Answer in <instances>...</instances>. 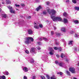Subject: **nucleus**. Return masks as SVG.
Returning a JSON list of instances; mask_svg holds the SVG:
<instances>
[{"label":"nucleus","mask_w":79,"mask_h":79,"mask_svg":"<svg viewBox=\"0 0 79 79\" xmlns=\"http://www.w3.org/2000/svg\"><path fill=\"white\" fill-rule=\"evenodd\" d=\"M25 40V43L26 44L29 45V44H31V42H33L34 41V39L33 38L31 37H26L24 38Z\"/></svg>","instance_id":"1"},{"label":"nucleus","mask_w":79,"mask_h":79,"mask_svg":"<svg viewBox=\"0 0 79 79\" xmlns=\"http://www.w3.org/2000/svg\"><path fill=\"white\" fill-rule=\"evenodd\" d=\"M53 21H62V19L60 17H56L54 19H53Z\"/></svg>","instance_id":"2"},{"label":"nucleus","mask_w":79,"mask_h":79,"mask_svg":"<svg viewBox=\"0 0 79 79\" xmlns=\"http://www.w3.org/2000/svg\"><path fill=\"white\" fill-rule=\"evenodd\" d=\"M69 71L70 72H71L72 73H75V69L73 67L70 68L69 69Z\"/></svg>","instance_id":"3"},{"label":"nucleus","mask_w":79,"mask_h":79,"mask_svg":"<svg viewBox=\"0 0 79 79\" xmlns=\"http://www.w3.org/2000/svg\"><path fill=\"white\" fill-rule=\"evenodd\" d=\"M51 13H52V15H55V14L56 13V10L52 9L51 10Z\"/></svg>","instance_id":"4"},{"label":"nucleus","mask_w":79,"mask_h":79,"mask_svg":"<svg viewBox=\"0 0 79 79\" xmlns=\"http://www.w3.org/2000/svg\"><path fill=\"white\" fill-rule=\"evenodd\" d=\"M31 50L30 51L31 53H33L35 52V48H31Z\"/></svg>","instance_id":"5"},{"label":"nucleus","mask_w":79,"mask_h":79,"mask_svg":"<svg viewBox=\"0 0 79 79\" xmlns=\"http://www.w3.org/2000/svg\"><path fill=\"white\" fill-rule=\"evenodd\" d=\"M42 7L41 6H39L36 9V10L37 11H39L40 9H42Z\"/></svg>","instance_id":"6"},{"label":"nucleus","mask_w":79,"mask_h":79,"mask_svg":"<svg viewBox=\"0 0 79 79\" xmlns=\"http://www.w3.org/2000/svg\"><path fill=\"white\" fill-rule=\"evenodd\" d=\"M23 70L25 72H27L28 71V68L26 67H25L23 69Z\"/></svg>","instance_id":"7"},{"label":"nucleus","mask_w":79,"mask_h":79,"mask_svg":"<svg viewBox=\"0 0 79 79\" xmlns=\"http://www.w3.org/2000/svg\"><path fill=\"white\" fill-rule=\"evenodd\" d=\"M10 12L11 13H13V14H15V11L13 10V9H11L10 10Z\"/></svg>","instance_id":"8"},{"label":"nucleus","mask_w":79,"mask_h":79,"mask_svg":"<svg viewBox=\"0 0 79 79\" xmlns=\"http://www.w3.org/2000/svg\"><path fill=\"white\" fill-rule=\"evenodd\" d=\"M61 31L63 32H66V30L65 28H62L61 29Z\"/></svg>","instance_id":"9"},{"label":"nucleus","mask_w":79,"mask_h":79,"mask_svg":"<svg viewBox=\"0 0 79 79\" xmlns=\"http://www.w3.org/2000/svg\"><path fill=\"white\" fill-rule=\"evenodd\" d=\"M28 31L29 34H31L33 33L32 31L31 30H29Z\"/></svg>","instance_id":"10"},{"label":"nucleus","mask_w":79,"mask_h":79,"mask_svg":"<svg viewBox=\"0 0 79 79\" xmlns=\"http://www.w3.org/2000/svg\"><path fill=\"white\" fill-rule=\"evenodd\" d=\"M51 79H56V77H55V76L53 75L51 77Z\"/></svg>","instance_id":"11"},{"label":"nucleus","mask_w":79,"mask_h":79,"mask_svg":"<svg viewBox=\"0 0 79 79\" xmlns=\"http://www.w3.org/2000/svg\"><path fill=\"white\" fill-rule=\"evenodd\" d=\"M64 23H67L68 22V19H64Z\"/></svg>","instance_id":"12"},{"label":"nucleus","mask_w":79,"mask_h":79,"mask_svg":"<svg viewBox=\"0 0 79 79\" xmlns=\"http://www.w3.org/2000/svg\"><path fill=\"white\" fill-rule=\"evenodd\" d=\"M0 77L1 78V79H6V77H5V76L4 75L0 76Z\"/></svg>","instance_id":"13"},{"label":"nucleus","mask_w":79,"mask_h":79,"mask_svg":"<svg viewBox=\"0 0 79 79\" xmlns=\"http://www.w3.org/2000/svg\"><path fill=\"white\" fill-rule=\"evenodd\" d=\"M7 8L9 9V10H13V7H11V6H7Z\"/></svg>","instance_id":"14"},{"label":"nucleus","mask_w":79,"mask_h":79,"mask_svg":"<svg viewBox=\"0 0 79 79\" xmlns=\"http://www.w3.org/2000/svg\"><path fill=\"white\" fill-rule=\"evenodd\" d=\"M74 23H75V24H79V21L76 20L73 21Z\"/></svg>","instance_id":"15"},{"label":"nucleus","mask_w":79,"mask_h":79,"mask_svg":"<svg viewBox=\"0 0 79 79\" xmlns=\"http://www.w3.org/2000/svg\"><path fill=\"white\" fill-rule=\"evenodd\" d=\"M51 18L52 19H54L56 18V17L55 16H53V15H51Z\"/></svg>","instance_id":"16"},{"label":"nucleus","mask_w":79,"mask_h":79,"mask_svg":"<svg viewBox=\"0 0 79 79\" xmlns=\"http://www.w3.org/2000/svg\"><path fill=\"white\" fill-rule=\"evenodd\" d=\"M58 65L61 67H63V63L60 62Z\"/></svg>","instance_id":"17"},{"label":"nucleus","mask_w":79,"mask_h":79,"mask_svg":"<svg viewBox=\"0 0 79 79\" xmlns=\"http://www.w3.org/2000/svg\"><path fill=\"white\" fill-rule=\"evenodd\" d=\"M2 16L3 18H6V14H2Z\"/></svg>","instance_id":"18"},{"label":"nucleus","mask_w":79,"mask_h":79,"mask_svg":"<svg viewBox=\"0 0 79 79\" xmlns=\"http://www.w3.org/2000/svg\"><path fill=\"white\" fill-rule=\"evenodd\" d=\"M6 4H10L11 3V2L9 0H7L6 1Z\"/></svg>","instance_id":"19"},{"label":"nucleus","mask_w":79,"mask_h":79,"mask_svg":"<svg viewBox=\"0 0 79 79\" xmlns=\"http://www.w3.org/2000/svg\"><path fill=\"white\" fill-rule=\"evenodd\" d=\"M49 50L51 52H54V50H53V48H49Z\"/></svg>","instance_id":"20"},{"label":"nucleus","mask_w":79,"mask_h":79,"mask_svg":"<svg viewBox=\"0 0 79 79\" xmlns=\"http://www.w3.org/2000/svg\"><path fill=\"white\" fill-rule=\"evenodd\" d=\"M56 35L57 36H58V37H60L61 36V34H60V33H56Z\"/></svg>","instance_id":"21"},{"label":"nucleus","mask_w":79,"mask_h":79,"mask_svg":"<svg viewBox=\"0 0 79 79\" xmlns=\"http://www.w3.org/2000/svg\"><path fill=\"white\" fill-rule=\"evenodd\" d=\"M47 12H46V11L44 10V11H43V14L44 15H47Z\"/></svg>","instance_id":"22"},{"label":"nucleus","mask_w":79,"mask_h":79,"mask_svg":"<svg viewBox=\"0 0 79 79\" xmlns=\"http://www.w3.org/2000/svg\"><path fill=\"white\" fill-rule=\"evenodd\" d=\"M47 11H48V13L50 15L51 14V12H50V9H47Z\"/></svg>","instance_id":"23"},{"label":"nucleus","mask_w":79,"mask_h":79,"mask_svg":"<svg viewBox=\"0 0 79 79\" xmlns=\"http://www.w3.org/2000/svg\"><path fill=\"white\" fill-rule=\"evenodd\" d=\"M73 41H69V45H72L73 44Z\"/></svg>","instance_id":"24"},{"label":"nucleus","mask_w":79,"mask_h":79,"mask_svg":"<svg viewBox=\"0 0 79 79\" xmlns=\"http://www.w3.org/2000/svg\"><path fill=\"white\" fill-rule=\"evenodd\" d=\"M34 27H35V29H39V27L37 25L34 26Z\"/></svg>","instance_id":"25"},{"label":"nucleus","mask_w":79,"mask_h":79,"mask_svg":"<svg viewBox=\"0 0 79 79\" xmlns=\"http://www.w3.org/2000/svg\"><path fill=\"white\" fill-rule=\"evenodd\" d=\"M59 63H60V62L58 60H56L55 61V63L56 64H59Z\"/></svg>","instance_id":"26"},{"label":"nucleus","mask_w":79,"mask_h":79,"mask_svg":"<svg viewBox=\"0 0 79 79\" xmlns=\"http://www.w3.org/2000/svg\"><path fill=\"white\" fill-rule=\"evenodd\" d=\"M66 73L67 74H68V75H69V76H70V75H71V74H70V72H69V71H67Z\"/></svg>","instance_id":"27"},{"label":"nucleus","mask_w":79,"mask_h":79,"mask_svg":"<svg viewBox=\"0 0 79 79\" xmlns=\"http://www.w3.org/2000/svg\"><path fill=\"white\" fill-rule=\"evenodd\" d=\"M57 74H60V76H62V75H63V73H62V72L58 73Z\"/></svg>","instance_id":"28"},{"label":"nucleus","mask_w":79,"mask_h":79,"mask_svg":"<svg viewBox=\"0 0 79 79\" xmlns=\"http://www.w3.org/2000/svg\"><path fill=\"white\" fill-rule=\"evenodd\" d=\"M54 51H50L49 52V54L50 55H53V53L52 52H54Z\"/></svg>","instance_id":"29"},{"label":"nucleus","mask_w":79,"mask_h":79,"mask_svg":"<svg viewBox=\"0 0 79 79\" xmlns=\"http://www.w3.org/2000/svg\"><path fill=\"white\" fill-rule=\"evenodd\" d=\"M63 15L64 16H67V13L66 12L64 13Z\"/></svg>","instance_id":"30"},{"label":"nucleus","mask_w":79,"mask_h":79,"mask_svg":"<svg viewBox=\"0 0 79 79\" xmlns=\"http://www.w3.org/2000/svg\"><path fill=\"white\" fill-rule=\"evenodd\" d=\"M20 5H21V6L23 7H24V6H25V4H23L22 3H20Z\"/></svg>","instance_id":"31"},{"label":"nucleus","mask_w":79,"mask_h":79,"mask_svg":"<svg viewBox=\"0 0 79 79\" xmlns=\"http://www.w3.org/2000/svg\"><path fill=\"white\" fill-rule=\"evenodd\" d=\"M75 8L76 10H79V7H75Z\"/></svg>","instance_id":"32"},{"label":"nucleus","mask_w":79,"mask_h":79,"mask_svg":"<svg viewBox=\"0 0 79 79\" xmlns=\"http://www.w3.org/2000/svg\"><path fill=\"white\" fill-rule=\"evenodd\" d=\"M72 2H73V3H76L77 2L76 0H72Z\"/></svg>","instance_id":"33"},{"label":"nucleus","mask_w":79,"mask_h":79,"mask_svg":"<svg viewBox=\"0 0 79 79\" xmlns=\"http://www.w3.org/2000/svg\"><path fill=\"white\" fill-rule=\"evenodd\" d=\"M63 56H64V54L62 53L61 54L60 57L61 58H63Z\"/></svg>","instance_id":"34"},{"label":"nucleus","mask_w":79,"mask_h":79,"mask_svg":"<svg viewBox=\"0 0 79 79\" xmlns=\"http://www.w3.org/2000/svg\"><path fill=\"white\" fill-rule=\"evenodd\" d=\"M39 27H40V28H42V27H43V25L42 24H40Z\"/></svg>","instance_id":"35"},{"label":"nucleus","mask_w":79,"mask_h":79,"mask_svg":"<svg viewBox=\"0 0 79 79\" xmlns=\"http://www.w3.org/2000/svg\"><path fill=\"white\" fill-rule=\"evenodd\" d=\"M54 49L55 50H58V47H56L54 48Z\"/></svg>","instance_id":"36"},{"label":"nucleus","mask_w":79,"mask_h":79,"mask_svg":"<svg viewBox=\"0 0 79 79\" xmlns=\"http://www.w3.org/2000/svg\"><path fill=\"white\" fill-rule=\"evenodd\" d=\"M58 50H59L60 52L61 51V48L60 47L58 48Z\"/></svg>","instance_id":"37"},{"label":"nucleus","mask_w":79,"mask_h":79,"mask_svg":"<svg viewBox=\"0 0 79 79\" xmlns=\"http://www.w3.org/2000/svg\"><path fill=\"white\" fill-rule=\"evenodd\" d=\"M41 77L42 79H45V77L44 76H41Z\"/></svg>","instance_id":"38"},{"label":"nucleus","mask_w":79,"mask_h":79,"mask_svg":"<svg viewBox=\"0 0 79 79\" xmlns=\"http://www.w3.org/2000/svg\"><path fill=\"white\" fill-rule=\"evenodd\" d=\"M34 62V60L33 59H32L31 61L30 62V63H33Z\"/></svg>","instance_id":"39"},{"label":"nucleus","mask_w":79,"mask_h":79,"mask_svg":"<svg viewBox=\"0 0 79 79\" xmlns=\"http://www.w3.org/2000/svg\"><path fill=\"white\" fill-rule=\"evenodd\" d=\"M25 53H27V54H28V53H29V51L26 50L25 51Z\"/></svg>","instance_id":"40"},{"label":"nucleus","mask_w":79,"mask_h":79,"mask_svg":"<svg viewBox=\"0 0 79 79\" xmlns=\"http://www.w3.org/2000/svg\"><path fill=\"white\" fill-rule=\"evenodd\" d=\"M46 77H47V78H48V79H50V76H49L48 75H46Z\"/></svg>","instance_id":"41"},{"label":"nucleus","mask_w":79,"mask_h":79,"mask_svg":"<svg viewBox=\"0 0 79 79\" xmlns=\"http://www.w3.org/2000/svg\"><path fill=\"white\" fill-rule=\"evenodd\" d=\"M51 35H53L54 34V32L53 31H51Z\"/></svg>","instance_id":"42"},{"label":"nucleus","mask_w":79,"mask_h":79,"mask_svg":"<svg viewBox=\"0 0 79 79\" xmlns=\"http://www.w3.org/2000/svg\"><path fill=\"white\" fill-rule=\"evenodd\" d=\"M15 6H16V7H19L20 6V5H17V4H15Z\"/></svg>","instance_id":"43"},{"label":"nucleus","mask_w":79,"mask_h":79,"mask_svg":"<svg viewBox=\"0 0 79 79\" xmlns=\"http://www.w3.org/2000/svg\"><path fill=\"white\" fill-rule=\"evenodd\" d=\"M35 77H36V76H33L32 79H35Z\"/></svg>","instance_id":"44"},{"label":"nucleus","mask_w":79,"mask_h":79,"mask_svg":"<svg viewBox=\"0 0 79 79\" xmlns=\"http://www.w3.org/2000/svg\"><path fill=\"white\" fill-rule=\"evenodd\" d=\"M43 40H47V38H43Z\"/></svg>","instance_id":"45"},{"label":"nucleus","mask_w":79,"mask_h":79,"mask_svg":"<svg viewBox=\"0 0 79 79\" xmlns=\"http://www.w3.org/2000/svg\"><path fill=\"white\" fill-rule=\"evenodd\" d=\"M23 79H27V77H26V76H24Z\"/></svg>","instance_id":"46"},{"label":"nucleus","mask_w":79,"mask_h":79,"mask_svg":"<svg viewBox=\"0 0 79 79\" xmlns=\"http://www.w3.org/2000/svg\"><path fill=\"white\" fill-rule=\"evenodd\" d=\"M78 36V35H77V34H76L75 35V37H77V38L78 37L77 36Z\"/></svg>","instance_id":"47"},{"label":"nucleus","mask_w":79,"mask_h":79,"mask_svg":"<svg viewBox=\"0 0 79 79\" xmlns=\"http://www.w3.org/2000/svg\"><path fill=\"white\" fill-rule=\"evenodd\" d=\"M6 76H8V74H9V73H8V72H7L6 73Z\"/></svg>","instance_id":"48"},{"label":"nucleus","mask_w":79,"mask_h":79,"mask_svg":"<svg viewBox=\"0 0 79 79\" xmlns=\"http://www.w3.org/2000/svg\"><path fill=\"white\" fill-rule=\"evenodd\" d=\"M56 56L57 58H59V57H60V56H59V54L56 55Z\"/></svg>","instance_id":"49"},{"label":"nucleus","mask_w":79,"mask_h":79,"mask_svg":"<svg viewBox=\"0 0 79 79\" xmlns=\"http://www.w3.org/2000/svg\"><path fill=\"white\" fill-rule=\"evenodd\" d=\"M37 43L38 44V45H40V42H37Z\"/></svg>","instance_id":"50"},{"label":"nucleus","mask_w":79,"mask_h":79,"mask_svg":"<svg viewBox=\"0 0 79 79\" xmlns=\"http://www.w3.org/2000/svg\"><path fill=\"white\" fill-rule=\"evenodd\" d=\"M66 61L67 62H68L69 61V60L68 59H66Z\"/></svg>","instance_id":"51"},{"label":"nucleus","mask_w":79,"mask_h":79,"mask_svg":"<svg viewBox=\"0 0 79 79\" xmlns=\"http://www.w3.org/2000/svg\"><path fill=\"white\" fill-rule=\"evenodd\" d=\"M46 3H47V5H49V2H47Z\"/></svg>","instance_id":"52"},{"label":"nucleus","mask_w":79,"mask_h":79,"mask_svg":"<svg viewBox=\"0 0 79 79\" xmlns=\"http://www.w3.org/2000/svg\"><path fill=\"white\" fill-rule=\"evenodd\" d=\"M56 29V27H54V30L55 31V30Z\"/></svg>","instance_id":"53"},{"label":"nucleus","mask_w":79,"mask_h":79,"mask_svg":"<svg viewBox=\"0 0 79 79\" xmlns=\"http://www.w3.org/2000/svg\"><path fill=\"white\" fill-rule=\"evenodd\" d=\"M31 18V16H30L28 17V19H30V18Z\"/></svg>","instance_id":"54"},{"label":"nucleus","mask_w":79,"mask_h":79,"mask_svg":"<svg viewBox=\"0 0 79 79\" xmlns=\"http://www.w3.org/2000/svg\"><path fill=\"white\" fill-rule=\"evenodd\" d=\"M69 2V0H67L66 1V2Z\"/></svg>","instance_id":"55"},{"label":"nucleus","mask_w":79,"mask_h":79,"mask_svg":"<svg viewBox=\"0 0 79 79\" xmlns=\"http://www.w3.org/2000/svg\"><path fill=\"white\" fill-rule=\"evenodd\" d=\"M56 45H59V44H58V43L56 42Z\"/></svg>","instance_id":"56"},{"label":"nucleus","mask_w":79,"mask_h":79,"mask_svg":"<svg viewBox=\"0 0 79 79\" xmlns=\"http://www.w3.org/2000/svg\"><path fill=\"white\" fill-rule=\"evenodd\" d=\"M2 3L3 4V5H4V4H5V2H2Z\"/></svg>","instance_id":"57"},{"label":"nucleus","mask_w":79,"mask_h":79,"mask_svg":"<svg viewBox=\"0 0 79 79\" xmlns=\"http://www.w3.org/2000/svg\"><path fill=\"white\" fill-rule=\"evenodd\" d=\"M38 49L39 50H40V48H38Z\"/></svg>","instance_id":"58"},{"label":"nucleus","mask_w":79,"mask_h":79,"mask_svg":"<svg viewBox=\"0 0 79 79\" xmlns=\"http://www.w3.org/2000/svg\"><path fill=\"white\" fill-rule=\"evenodd\" d=\"M73 79H77V78H76V77H73Z\"/></svg>","instance_id":"59"},{"label":"nucleus","mask_w":79,"mask_h":79,"mask_svg":"<svg viewBox=\"0 0 79 79\" xmlns=\"http://www.w3.org/2000/svg\"><path fill=\"white\" fill-rule=\"evenodd\" d=\"M40 41L42 40V38H40Z\"/></svg>","instance_id":"60"},{"label":"nucleus","mask_w":79,"mask_h":79,"mask_svg":"<svg viewBox=\"0 0 79 79\" xmlns=\"http://www.w3.org/2000/svg\"><path fill=\"white\" fill-rule=\"evenodd\" d=\"M2 11V9H1V8H0V11Z\"/></svg>","instance_id":"61"},{"label":"nucleus","mask_w":79,"mask_h":79,"mask_svg":"<svg viewBox=\"0 0 79 79\" xmlns=\"http://www.w3.org/2000/svg\"><path fill=\"white\" fill-rule=\"evenodd\" d=\"M78 65L79 66V63L78 64Z\"/></svg>","instance_id":"62"},{"label":"nucleus","mask_w":79,"mask_h":79,"mask_svg":"<svg viewBox=\"0 0 79 79\" xmlns=\"http://www.w3.org/2000/svg\"><path fill=\"white\" fill-rule=\"evenodd\" d=\"M64 40V39H62V40Z\"/></svg>","instance_id":"63"},{"label":"nucleus","mask_w":79,"mask_h":79,"mask_svg":"<svg viewBox=\"0 0 79 79\" xmlns=\"http://www.w3.org/2000/svg\"><path fill=\"white\" fill-rule=\"evenodd\" d=\"M35 24H36V23H35Z\"/></svg>","instance_id":"64"}]
</instances>
